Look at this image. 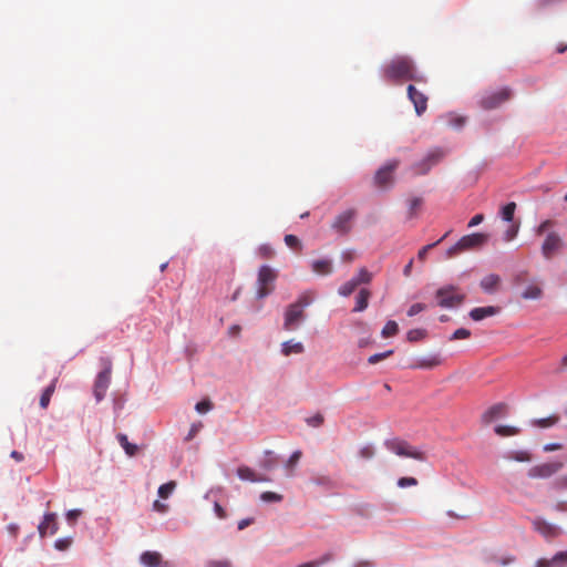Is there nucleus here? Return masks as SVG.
<instances>
[{"label": "nucleus", "instance_id": "obj_1", "mask_svg": "<svg viewBox=\"0 0 567 567\" xmlns=\"http://www.w3.org/2000/svg\"><path fill=\"white\" fill-rule=\"evenodd\" d=\"M296 463H260V470L248 466H239L237 476L239 480L251 483L275 482L281 477H290L293 474Z\"/></svg>", "mask_w": 567, "mask_h": 567}, {"label": "nucleus", "instance_id": "obj_2", "mask_svg": "<svg viewBox=\"0 0 567 567\" xmlns=\"http://www.w3.org/2000/svg\"><path fill=\"white\" fill-rule=\"evenodd\" d=\"M383 76L389 81H415L425 83L426 78L417 73L413 61L409 56L399 55L393 58L383 68Z\"/></svg>", "mask_w": 567, "mask_h": 567}, {"label": "nucleus", "instance_id": "obj_3", "mask_svg": "<svg viewBox=\"0 0 567 567\" xmlns=\"http://www.w3.org/2000/svg\"><path fill=\"white\" fill-rule=\"evenodd\" d=\"M489 239L488 234L473 233L465 235L458 239V241L450 247L446 251L447 258H453L464 251L474 250L483 247Z\"/></svg>", "mask_w": 567, "mask_h": 567}, {"label": "nucleus", "instance_id": "obj_4", "mask_svg": "<svg viewBox=\"0 0 567 567\" xmlns=\"http://www.w3.org/2000/svg\"><path fill=\"white\" fill-rule=\"evenodd\" d=\"M384 444L389 451H391L399 457L415 460H423L430 457V455L425 451L401 439L388 440L385 441Z\"/></svg>", "mask_w": 567, "mask_h": 567}, {"label": "nucleus", "instance_id": "obj_5", "mask_svg": "<svg viewBox=\"0 0 567 567\" xmlns=\"http://www.w3.org/2000/svg\"><path fill=\"white\" fill-rule=\"evenodd\" d=\"M102 371L96 375L93 393L97 402L102 401L111 383L112 361L110 358H101Z\"/></svg>", "mask_w": 567, "mask_h": 567}, {"label": "nucleus", "instance_id": "obj_6", "mask_svg": "<svg viewBox=\"0 0 567 567\" xmlns=\"http://www.w3.org/2000/svg\"><path fill=\"white\" fill-rule=\"evenodd\" d=\"M443 157L444 151L442 148H433L421 161L411 165L410 171L413 176L426 175Z\"/></svg>", "mask_w": 567, "mask_h": 567}, {"label": "nucleus", "instance_id": "obj_7", "mask_svg": "<svg viewBox=\"0 0 567 567\" xmlns=\"http://www.w3.org/2000/svg\"><path fill=\"white\" fill-rule=\"evenodd\" d=\"M435 297L437 305L442 308H455L465 300V293L455 286H444L437 289Z\"/></svg>", "mask_w": 567, "mask_h": 567}, {"label": "nucleus", "instance_id": "obj_8", "mask_svg": "<svg viewBox=\"0 0 567 567\" xmlns=\"http://www.w3.org/2000/svg\"><path fill=\"white\" fill-rule=\"evenodd\" d=\"M513 92L508 86L502 87L496 91H487L485 92L481 100L480 105L484 110H494L499 107L505 102L512 99Z\"/></svg>", "mask_w": 567, "mask_h": 567}, {"label": "nucleus", "instance_id": "obj_9", "mask_svg": "<svg viewBox=\"0 0 567 567\" xmlns=\"http://www.w3.org/2000/svg\"><path fill=\"white\" fill-rule=\"evenodd\" d=\"M399 165V159H391L381 166L374 174V185L382 189L391 187L394 183V173Z\"/></svg>", "mask_w": 567, "mask_h": 567}, {"label": "nucleus", "instance_id": "obj_10", "mask_svg": "<svg viewBox=\"0 0 567 567\" xmlns=\"http://www.w3.org/2000/svg\"><path fill=\"white\" fill-rule=\"evenodd\" d=\"M277 278V274L269 266H261L258 271V290L257 297L262 299L267 297L274 289V282Z\"/></svg>", "mask_w": 567, "mask_h": 567}, {"label": "nucleus", "instance_id": "obj_11", "mask_svg": "<svg viewBox=\"0 0 567 567\" xmlns=\"http://www.w3.org/2000/svg\"><path fill=\"white\" fill-rule=\"evenodd\" d=\"M565 244L561 236L557 231L547 234L543 245L542 254L546 259H551L556 254L560 252Z\"/></svg>", "mask_w": 567, "mask_h": 567}, {"label": "nucleus", "instance_id": "obj_12", "mask_svg": "<svg viewBox=\"0 0 567 567\" xmlns=\"http://www.w3.org/2000/svg\"><path fill=\"white\" fill-rule=\"evenodd\" d=\"M355 216L357 210L354 208L346 209L336 216L331 224V228L339 235H346L351 230Z\"/></svg>", "mask_w": 567, "mask_h": 567}, {"label": "nucleus", "instance_id": "obj_13", "mask_svg": "<svg viewBox=\"0 0 567 567\" xmlns=\"http://www.w3.org/2000/svg\"><path fill=\"white\" fill-rule=\"evenodd\" d=\"M303 318V310L299 306L291 303L285 312L284 329L287 331L297 329Z\"/></svg>", "mask_w": 567, "mask_h": 567}, {"label": "nucleus", "instance_id": "obj_14", "mask_svg": "<svg viewBox=\"0 0 567 567\" xmlns=\"http://www.w3.org/2000/svg\"><path fill=\"white\" fill-rule=\"evenodd\" d=\"M532 524L534 529L546 539L555 538L560 534V528L557 525L547 522L543 517L533 518Z\"/></svg>", "mask_w": 567, "mask_h": 567}, {"label": "nucleus", "instance_id": "obj_15", "mask_svg": "<svg viewBox=\"0 0 567 567\" xmlns=\"http://www.w3.org/2000/svg\"><path fill=\"white\" fill-rule=\"evenodd\" d=\"M408 97L413 103L415 113L421 116L427 109V96L413 84L408 85Z\"/></svg>", "mask_w": 567, "mask_h": 567}, {"label": "nucleus", "instance_id": "obj_16", "mask_svg": "<svg viewBox=\"0 0 567 567\" xmlns=\"http://www.w3.org/2000/svg\"><path fill=\"white\" fill-rule=\"evenodd\" d=\"M508 412V405L506 403L499 402L489 406L482 415L481 422L484 425H488L492 422L504 417Z\"/></svg>", "mask_w": 567, "mask_h": 567}, {"label": "nucleus", "instance_id": "obj_17", "mask_svg": "<svg viewBox=\"0 0 567 567\" xmlns=\"http://www.w3.org/2000/svg\"><path fill=\"white\" fill-rule=\"evenodd\" d=\"M561 464L563 463H543L535 465L528 471V476L532 478H548L560 470Z\"/></svg>", "mask_w": 567, "mask_h": 567}, {"label": "nucleus", "instance_id": "obj_18", "mask_svg": "<svg viewBox=\"0 0 567 567\" xmlns=\"http://www.w3.org/2000/svg\"><path fill=\"white\" fill-rule=\"evenodd\" d=\"M55 518V513H45L43 515V520L38 525V532L41 537H44L47 534L53 535L58 532V523Z\"/></svg>", "mask_w": 567, "mask_h": 567}, {"label": "nucleus", "instance_id": "obj_19", "mask_svg": "<svg viewBox=\"0 0 567 567\" xmlns=\"http://www.w3.org/2000/svg\"><path fill=\"white\" fill-rule=\"evenodd\" d=\"M535 567H567V550L558 551L551 558H539Z\"/></svg>", "mask_w": 567, "mask_h": 567}, {"label": "nucleus", "instance_id": "obj_20", "mask_svg": "<svg viewBox=\"0 0 567 567\" xmlns=\"http://www.w3.org/2000/svg\"><path fill=\"white\" fill-rule=\"evenodd\" d=\"M501 277L496 274H489L485 276L480 282L481 288L487 293L495 292L498 289Z\"/></svg>", "mask_w": 567, "mask_h": 567}, {"label": "nucleus", "instance_id": "obj_21", "mask_svg": "<svg viewBox=\"0 0 567 567\" xmlns=\"http://www.w3.org/2000/svg\"><path fill=\"white\" fill-rule=\"evenodd\" d=\"M498 312V308L493 306L477 307L470 311V317L474 321H481L487 317L495 316Z\"/></svg>", "mask_w": 567, "mask_h": 567}, {"label": "nucleus", "instance_id": "obj_22", "mask_svg": "<svg viewBox=\"0 0 567 567\" xmlns=\"http://www.w3.org/2000/svg\"><path fill=\"white\" fill-rule=\"evenodd\" d=\"M311 268L313 272L320 276H327L333 271L332 261L327 258L313 260L311 264Z\"/></svg>", "mask_w": 567, "mask_h": 567}, {"label": "nucleus", "instance_id": "obj_23", "mask_svg": "<svg viewBox=\"0 0 567 567\" xmlns=\"http://www.w3.org/2000/svg\"><path fill=\"white\" fill-rule=\"evenodd\" d=\"M162 560V556L157 551H144L140 556V561L145 567H158Z\"/></svg>", "mask_w": 567, "mask_h": 567}, {"label": "nucleus", "instance_id": "obj_24", "mask_svg": "<svg viewBox=\"0 0 567 567\" xmlns=\"http://www.w3.org/2000/svg\"><path fill=\"white\" fill-rule=\"evenodd\" d=\"M371 297V291L369 289L362 288L355 297V306L353 308L354 312L364 311L369 306V299Z\"/></svg>", "mask_w": 567, "mask_h": 567}, {"label": "nucleus", "instance_id": "obj_25", "mask_svg": "<svg viewBox=\"0 0 567 567\" xmlns=\"http://www.w3.org/2000/svg\"><path fill=\"white\" fill-rule=\"evenodd\" d=\"M303 351H305V348L301 342H292L291 340H289L281 344V352L286 357H288L292 353L299 354V353H302Z\"/></svg>", "mask_w": 567, "mask_h": 567}, {"label": "nucleus", "instance_id": "obj_26", "mask_svg": "<svg viewBox=\"0 0 567 567\" xmlns=\"http://www.w3.org/2000/svg\"><path fill=\"white\" fill-rule=\"evenodd\" d=\"M58 379H53L52 382L44 389L40 398V406L47 409L50 404L51 396L53 395L56 388Z\"/></svg>", "mask_w": 567, "mask_h": 567}, {"label": "nucleus", "instance_id": "obj_27", "mask_svg": "<svg viewBox=\"0 0 567 567\" xmlns=\"http://www.w3.org/2000/svg\"><path fill=\"white\" fill-rule=\"evenodd\" d=\"M560 417L557 414L549 415L547 417L536 419L532 421V424L539 429H547L556 425Z\"/></svg>", "mask_w": 567, "mask_h": 567}, {"label": "nucleus", "instance_id": "obj_28", "mask_svg": "<svg viewBox=\"0 0 567 567\" xmlns=\"http://www.w3.org/2000/svg\"><path fill=\"white\" fill-rule=\"evenodd\" d=\"M495 434L501 437L515 436L520 433V429L513 425H496L494 427Z\"/></svg>", "mask_w": 567, "mask_h": 567}, {"label": "nucleus", "instance_id": "obj_29", "mask_svg": "<svg viewBox=\"0 0 567 567\" xmlns=\"http://www.w3.org/2000/svg\"><path fill=\"white\" fill-rule=\"evenodd\" d=\"M118 443L124 449L127 456L133 457L136 455L138 446L128 442L127 436L125 434L117 435Z\"/></svg>", "mask_w": 567, "mask_h": 567}, {"label": "nucleus", "instance_id": "obj_30", "mask_svg": "<svg viewBox=\"0 0 567 567\" xmlns=\"http://www.w3.org/2000/svg\"><path fill=\"white\" fill-rule=\"evenodd\" d=\"M176 486L175 481H169L158 487L157 494L161 498H168L174 493Z\"/></svg>", "mask_w": 567, "mask_h": 567}, {"label": "nucleus", "instance_id": "obj_31", "mask_svg": "<svg viewBox=\"0 0 567 567\" xmlns=\"http://www.w3.org/2000/svg\"><path fill=\"white\" fill-rule=\"evenodd\" d=\"M543 295V290L537 285L528 286L522 293V298L524 299H539Z\"/></svg>", "mask_w": 567, "mask_h": 567}, {"label": "nucleus", "instance_id": "obj_32", "mask_svg": "<svg viewBox=\"0 0 567 567\" xmlns=\"http://www.w3.org/2000/svg\"><path fill=\"white\" fill-rule=\"evenodd\" d=\"M358 286L357 281L352 278L339 287L338 293L342 297H349Z\"/></svg>", "mask_w": 567, "mask_h": 567}, {"label": "nucleus", "instance_id": "obj_33", "mask_svg": "<svg viewBox=\"0 0 567 567\" xmlns=\"http://www.w3.org/2000/svg\"><path fill=\"white\" fill-rule=\"evenodd\" d=\"M398 332H399L398 323L395 321H393V320H390L383 327V329L381 331V336L383 338H390V337L395 336Z\"/></svg>", "mask_w": 567, "mask_h": 567}, {"label": "nucleus", "instance_id": "obj_34", "mask_svg": "<svg viewBox=\"0 0 567 567\" xmlns=\"http://www.w3.org/2000/svg\"><path fill=\"white\" fill-rule=\"evenodd\" d=\"M372 278V274L367 268H360L357 276L353 277L358 285L370 284Z\"/></svg>", "mask_w": 567, "mask_h": 567}, {"label": "nucleus", "instance_id": "obj_35", "mask_svg": "<svg viewBox=\"0 0 567 567\" xmlns=\"http://www.w3.org/2000/svg\"><path fill=\"white\" fill-rule=\"evenodd\" d=\"M515 209L516 204L514 202L506 204L501 212L502 218L506 221H512L514 218Z\"/></svg>", "mask_w": 567, "mask_h": 567}, {"label": "nucleus", "instance_id": "obj_36", "mask_svg": "<svg viewBox=\"0 0 567 567\" xmlns=\"http://www.w3.org/2000/svg\"><path fill=\"white\" fill-rule=\"evenodd\" d=\"M313 301V296L310 291H306L299 296L296 302H293L296 306H299L302 310H305L306 307L310 306Z\"/></svg>", "mask_w": 567, "mask_h": 567}, {"label": "nucleus", "instance_id": "obj_37", "mask_svg": "<svg viewBox=\"0 0 567 567\" xmlns=\"http://www.w3.org/2000/svg\"><path fill=\"white\" fill-rule=\"evenodd\" d=\"M426 337V330L424 329H412L406 333V339L410 342H416L423 340Z\"/></svg>", "mask_w": 567, "mask_h": 567}, {"label": "nucleus", "instance_id": "obj_38", "mask_svg": "<svg viewBox=\"0 0 567 567\" xmlns=\"http://www.w3.org/2000/svg\"><path fill=\"white\" fill-rule=\"evenodd\" d=\"M282 498V495L275 492H264L260 494V501L264 503H279Z\"/></svg>", "mask_w": 567, "mask_h": 567}, {"label": "nucleus", "instance_id": "obj_39", "mask_svg": "<svg viewBox=\"0 0 567 567\" xmlns=\"http://www.w3.org/2000/svg\"><path fill=\"white\" fill-rule=\"evenodd\" d=\"M285 244L291 248V249H295V250H301L302 246H301V243L299 240V238L295 235H286L285 236Z\"/></svg>", "mask_w": 567, "mask_h": 567}, {"label": "nucleus", "instance_id": "obj_40", "mask_svg": "<svg viewBox=\"0 0 567 567\" xmlns=\"http://www.w3.org/2000/svg\"><path fill=\"white\" fill-rule=\"evenodd\" d=\"M72 544V537H62V538H58L55 542H54V548L56 550H66Z\"/></svg>", "mask_w": 567, "mask_h": 567}, {"label": "nucleus", "instance_id": "obj_41", "mask_svg": "<svg viewBox=\"0 0 567 567\" xmlns=\"http://www.w3.org/2000/svg\"><path fill=\"white\" fill-rule=\"evenodd\" d=\"M393 354V350H388L385 352L375 353L369 357L368 362L370 364H375L380 362L381 360H384Z\"/></svg>", "mask_w": 567, "mask_h": 567}, {"label": "nucleus", "instance_id": "obj_42", "mask_svg": "<svg viewBox=\"0 0 567 567\" xmlns=\"http://www.w3.org/2000/svg\"><path fill=\"white\" fill-rule=\"evenodd\" d=\"M440 364V360L435 357L426 360H421L417 364H415V368L421 369H431Z\"/></svg>", "mask_w": 567, "mask_h": 567}, {"label": "nucleus", "instance_id": "obj_43", "mask_svg": "<svg viewBox=\"0 0 567 567\" xmlns=\"http://www.w3.org/2000/svg\"><path fill=\"white\" fill-rule=\"evenodd\" d=\"M324 417L321 413H317L306 420L307 424L312 427H318L323 424Z\"/></svg>", "mask_w": 567, "mask_h": 567}, {"label": "nucleus", "instance_id": "obj_44", "mask_svg": "<svg viewBox=\"0 0 567 567\" xmlns=\"http://www.w3.org/2000/svg\"><path fill=\"white\" fill-rule=\"evenodd\" d=\"M471 337V331L465 328H460L454 331V333L450 337V340H460V339H467Z\"/></svg>", "mask_w": 567, "mask_h": 567}, {"label": "nucleus", "instance_id": "obj_45", "mask_svg": "<svg viewBox=\"0 0 567 567\" xmlns=\"http://www.w3.org/2000/svg\"><path fill=\"white\" fill-rule=\"evenodd\" d=\"M449 235V233H446L441 239H439L436 243L434 244H430V245H426L424 246L417 254V258L420 260H424L425 257H426V254L430 249H432L434 246H436L437 244H440L446 236Z\"/></svg>", "mask_w": 567, "mask_h": 567}, {"label": "nucleus", "instance_id": "obj_46", "mask_svg": "<svg viewBox=\"0 0 567 567\" xmlns=\"http://www.w3.org/2000/svg\"><path fill=\"white\" fill-rule=\"evenodd\" d=\"M198 413H206L213 409V403L209 400H203L195 405Z\"/></svg>", "mask_w": 567, "mask_h": 567}, {"label": "nucleus", "instance_id": "obj_47", "mask_svg": "<svg viewBox=\"0 0 567 567\" xmlns=\"http://www.w3.org/2000/svg\"><path fill=\"white\" fill-rule=\"evenodd\" d=\"M518 229H519L518 225L509 226V228L504 233V240L505 241L513 240L517 236Z\"/></svg>", "mask_w": 567, "mask_h": 567}, {"label": "nucleus", "instance_id": "obj_48", "mask_svg": "<svg viewBox=\"0 0 567 567\" xmlns=\"http://www.w3.org/2000/svg\"><path fill=\"white\" fill-rule=\"evenodd\" d=\"M426 309V305L424 303H421V302H417V303H414L412 305L409 310H408V316L409 317H414L416 316L417 313L424 311Z\"/></svg>", "mask_w": 567, "mask_h": 567}, {"label": "nucleus", "instance_id": "obj_49", "mask_svg": "<svg viewBox=\"0 0 567 567\" xmlns=\"http://www.w3.org/2000/svg\"><path fill=\"white\" fill-rule=\"evenodd\" d=\"M417 484V481L414 477H401L398 480V486L401 488L414 486Z\"/></svg>", "mask_w": 567, "mask_h": 567}, {"label": "nucleus", "instance_id": "obj_50", "mask_svg": "<svg viewBox=\"0 0 567 567\" xmlns=\"http://www.w3.org/2000/svg\"><path fill=\"white\" fill-rule=\"evenodd\" d=\"M213 508H214V513L215 515L220 518V519H224L226 517V512L225 509L221 507V505L219 504L218 499L217 498H214L213 501Z\"/></svg>", "mask_w": 567, "mask_h": 567}, {"label": "nucleus", "instance_id": "obj_51", "mask_svg": "<svg viewBox=\"0 0 567 567\" xmlns=\"http://www.w3.org/2000/svg\"><path fill=\"white\" fill-rule=\"evenodd\" d=\"M512 458L517 462L530 461L532 455L527 451H517L513 453Z\"/></svg>", "mask_w": 567, "mask_h": 567}, {"label": "nucleus", "instance_id": "obj_52", "mask_svg": "<svg viewBox=\"0 0 567 567\" xmlns=\"http://www.w3.org/2000/svg\"><path fill=\"white\" fill-rule=\"evenodd\" d=\"M409 204H410V213H411V215H414V214H415V210H416L417 208H420V207H421V205H422V198H420V197H414V198H412V199L410 200V203H409Z\"/></svg>", "mask_w": 567, "mask_h": 567}, {"label": "nucleus", "instance_id": "obj_53", "mask_svg": "<svg viewBox=\"0 0 567 567\" xmlns=\"http://www.w3.org/2000/svg\"><path fill=\"white\" fill-rule=\"evenodd\" d=\"M360 456L362 458H371L374 456V449L371 445L364 446L360 451Z\"/></svg>", "mask_w": 567, "mask_h": 567}, {"label": "nucleus", "instance_id": "obj_54", "mask_svg": "<svg viewBox=\"0 0 567 567\" xmlns=\"http://www.w3.org/2000/svg\"><path fill=\"white\" fill-rule=\"evenodd\" d=\"M82 514V511L79 508L69 509L65 514L68 522L75 520L80 515Z\"/></svg>", "mask_w": 567, "mask_h": 567}, {"label": "nucleus", "instance_id": "obj_55", "mask_svg": "<svg viewBox=\"0 0 567 567\" xmlns=\"http://www.w3.org/2000/svg\"><path fill=\"white\" fill-rule=\"evenodd\" d=\"M553 225V221L547 219L544 220L536 229L537 235H543L550 226Z\"/></svg>", "mask_w": 567, "mask_h": 567}, {"label": "nucleus", "instance_id": "obj_56", "mask_svg": "<svg viewBox=\"0 0 567 567\" xmlns=\"http://www.w3.org/2000/svg\"><path fill=\"white\" fill-rule=\"evenodd\" d=\"M220 492H221L220 487L210 488L209 491H207L205 493L204 499L205 501H213L212 497L214 496L216 498L217 494H219Z\"/></svg>", "mask_w": 567, "mask_h": 567}, {"label": "nucleus", "instance_id": "obj_57", "mask_svg": "<svg viewBox=\"0 0 567 567\" xmlns=\"http://www.w3.org/2000/svg\"><path fill=\"white\" fill-rule=\"evenodd\" d=\"M484 220V215L483 214H477L475 215L468 223V227H474V226H477L480 225L482 221Z\"/></svg>", "mask_w": 567, "mask_h": 567}, {"label": "nucleus", "instance_id": "obj_58", "mask_svg": "<svg viewBox=\"0 0 567 567\" xmlns=\"http://www.w3.org/2000/svg\"><path fill=\"white\" fill-rule=\"evenodd\" d=\"M496 561H497V564H499L502 566H508L515 561V557L509 555V556L499 558Z\"/></svg>", "mask_w": 567, "mask_h": 567}, {"label": "nucleus", "instance_id": "obj_59", "mask_svg": "<svg viewBox=\"0 0 567 567\" xmlns=\"http://www.w3.org/2000/svg\"><path fill=\"white\" fill-rule=\"evenodd\" d=\"M153 508L157 512L164 513L167 511V505L162 503L161 501L156 499L153 503Z\"/></svg>", "mask_w": 567, "mask_h": 567}, {"label": "nucleus", "instance_id": "obj_60", "mask_svg": "<svg viewBox=\"0 0 567 567\" xmlns=\"http://www.w3.org/2000/svg\"><path fill=\"white\" fill-rule=\"evenodd\" d=\"M260 254H261V256H262V257H265V258H271V257H272V255H274V250H272V248H271V247H269V246H262V247L260 248Z\"/></svg>", "mask_w": 567, "mask_h": 567}, {"label": "nucleus", "instance_id": "obj_61", "mask_svg": "<svg viewBox=\"0 0 567 567\" xmlns=\"http://www.w3.org/2000/svg\"><path fill=\"white\" fill-rule=\"evenodd\" d=\"M207 567H230V564L223 560H213L207 564Z\"/></svg>", "mask_w": 567, "mask_h": 567}, {"label": "nucleus", "instance_id": "obj_62", "mask_svg": "<svg viewBox=\"0 0 567 567\" xmlns=\"http://www.w3.org/2000/svg\"><path fill=\"white\" fill-rule=\"evenodd\" d=\"M373 563L369 560H359L351 565V567H373Z\"/></svg>", "mask_w": 567, "mask_h": 567}, {"label": "nucleus", "instance_id": "obj_63", "mask_svg": "<svg viewBox=\"0 0 567 567\" xmlns=\"http://www.w3.org/2000/svg\"><path fill=\"white\" fill-rule=\"evenodd\" d=\"M252 523V518H244L238 522V529L243 530Z\"/></svg>", "mask_w": 567, "mask_h": 567}, {"label": "nucleus", "instance_id": "obj_64", "mask_svg": "<svg viewBox=\"0 0 567 567\" xmlns=\"http://www.w3.org/2000/svg\"><path fill=\"white\" fill-rule=\"evenodd\" d=\"M321 565H322V561H309V563L301 564L297 567H320Z\"/></svg>", "mask_w": 567, "mask_h": 567}]
</instances>
